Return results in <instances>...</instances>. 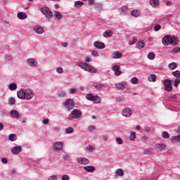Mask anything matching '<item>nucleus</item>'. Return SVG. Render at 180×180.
<instances>
[{"instance_id": "f257e3e1", "label": "nucleus", "mask_w": 180, "mask_h": 180, "mask_svg": "<svg viewBox=\"0 0 180 180\" xmlns=\"http://www.w3.org/2000/svg\"><path fill=\"white\" fill-rule=\"evenodd\" d=\"M17 96L19 99H26L30 101L34 96V92L30 89H21L17 91Z\"/></svg>"}, {"instance_id": "f03ea898", "label": "nucleus", "mask_w": 180, "mask_h": 180, "mask_svg": "<svg viewBox=\"0 0 180 180\" xmlns=\"http://www.w3.org/2000/svg\"><path fill=\"white\" fill-rule=\"evenodd\" d=\"M162 41L164 46H169V44H171L172 46H176V44L179 43V41L178 40V37H171V35L165 36L162 38Z\"/></svg>"}, {"instance_id": "7ed1b4c3", "label": "nucleus", "mask_w": 180, "mask_h": 180, "mask_svg": "<svg viewBox=\"0 0 180 180\" xmlns=\"http://www.w3.org/2000/svg\"><path fill=\"white\" fill-rule=\"evenodd\" d=\"M77 65L84 71H86L87 72H90V74H98V70L95 68L92 65H89L86 63H79Z\"/></svg>"}, {"instance_id": "20e7f679", "label": "nucleus", "mask_w": 180, "mask_h": 180, "mask_svg": "<svg viewBox=\"0 0 180 180\" xmlns=\"http://www.w3.org/2000/svg\"><path fill=\"white\" fill-rule=\"evenodd\" d=\"M63 105L68 110H72V109L75 107V102L73 99L68 98L63 103Z\"/></svg>"}, {"instance_id": "39448f33", "label": "nucleus", "mask_w": 180, "mask_h": 180, "mask_svg": "<svg viewBox=\"0 0 180 180\" xmlns=\"http://www.w3.org/2000/svg\"><path fill=\"white\" fill-rule=\"evenodd\" d=\"M41 12L48 19H51L53 18V13L49 7H42L41 8Z\"/></svg>"}, {"instance_id": "423d86ee", "label": "nucleus", "mask_w": 180, "mask_h": 180, "mask_svg": "<svg viewBox=\"0 0 180 180\" xmlns=\"http://www.w3.org/2000/svg\"><path fill=\"white\" fill-rule=\"evenodd\" d=\"M64 144L63 142H55L52 145V148L54 151H61L63 150Z\"/></svg>"}, {"instance_id": "0eeeda50", "label": "nucleus", "mask_w": 180, "mask_h": 180, "mask_svg": "<svg viewBox=\"0 0 180 180\" xmlns=\"http://www.w3.org/2000/svg\"><path fill=\"white\" fill-rule=\"evenodd\" d=\"M165 89L167 92H171L172 91V83H171V80L165 79L164 82Z\"/></svg>"}, {"instance_id": "6e6552de", "label": "nucleus", "mask_w": 180, "mask_h": 180, "mask_svg": "<svg viewBox=\"0 0 180 180\" xmlns=\"http://www.w3.org/2000/svg\"><path fill=\"white\" fill-rule=\"evenodd\" d=\"M122 115L124 116V117H130V116L133 115V110L129 108H124Z\"/></svg>"}, {"instance_id": "1a4fd4ad", "label": "nucleus", "mask_w": 180, "mask_h": 180, "mask_svg": "<svg viewBox=\"0 0 180 180\" xmlns=\"http://www.w3.org/2000/svg\"><path fill=\"white\" fill-rule=\"evenodd\" d=\"M71 115L73 116L74 119H79L82 116V112L78 109H75L71 112Z\"/></svg>"}, {"instance_id": "9d476101", "label": "nucleus", "mask_w": 180, "mask_h": 180, "mask_svg": "<svg viewBox=\"0 0 180 180\" xmlns=\"http://www.w3.org/2000/svg\"><path fill=\"white\" fill-rule=\"evenodd\" d=\"M112 70L114 71L115 75L116 77H119L120 75H122V71H120V66L117 65H115L112 67Z\"/></svg>"}, {"instance_id": "9b49d317", "label": "nucleus", "mask_w": 180, "mask_h": 180, "mask_svg": "<svg viewBox=\"0 0 180 180\" xmlns=\"http://www.w3.org/2000/svg\"><path fill=\"white\" fill-rule=\"evenodd\" d=\"M126 86H127V83L124 82L115 84V88L119 91L124 89Z\"/></svg>"}, {"instance_id": "f8f14e48", "label": "nucleus", "mask_w": 180, "mask_h": 180, "mask_svg": "<svg viewBox=\"0 0 180 180\" xmlns=\"http://www.w3.org/2000/svg\"><path fill=\"white\" fill-rule=\"evenodd\" d=\"M11 153L14 155L19 154V153H22V146H14L11 148Z\"/></svg>"}, {"instance_id": "ddd939ff", "label": "nucleus", "mask_w": 180, "mask_h": 180, "mask_svg": "<svg viewBox=\"0 0 180 180\" xmlns=\"http://www.w3.org/2000/svg\"><path fill=\"white\" fill-rule=\"evenodd\" d=\"M26 62L30 67H36L37 65V61L34 58H29Z\"/></svg>"}, {"instance_id": "4468645a", "label": "nucleus", "mask_w": 180, "mask_h": 180, "mask_svg": "<svg viewBox=\"0 0 180 180\" xmlns=\"http://www.w3.org/2000/svg\"><path fill=\"white\" fill-rule=\"evenodd\" d=\"M77 161L79 164H82L83 165H88L89 164V160L85 158H78Z\"/></svg>"}, {"instance_id": "2eb2a0df", "label": "nucleus", "mask_w": 180, "mask_h": 180, "mask_svg": "<svg viewBox=\"0 0 180 180\" xmlns=\"http://www.w3.org/2000/svg\"><path fill=\"white\" fill-rule=\"evenodd\" d=\"M10 116H11V117H13L14 119H19L20 114L16 110H11L10 111Z\"/></svg>"}, {"instance_id": "dca6fc26", "label": "nucleus", "mask_w": 180, "mask_h": 180, "mask_svg": "<svg viewBox=\"0 0 180 180\" xmlns=\"http://www.w3.org/2000/svg\"><path fill=\"white\" fill-rule=\"evenodd\" d=\"M167 146L164 143H156L155 145V148H156L157 151H164L165 150Z\"/></svg>"}, {"instance_id": "f3484780", "label": "nucleus", "mask_w": 180, "mask_h": 180, "mask_svg": "<svg viewBox=\"0 0 180 180\" xmlns=\"http://www.w3.org/2000/svg\"><path fill=\"white\" fill-rule=\"evenodd\" d=\"M94 47H96V49H98V50H103V49H105V47L103 42H98V41H95L94 43Z\"/></svg>"}, {"instance_id": "a211bd4d", "label": "nucleus", "mask_w": 180, "mask_h": 180, "mask_svg": "<svg viewBox=\"0 0 180 180\" xmlns=\"http://www.w3.org/2000/svg\"><path fill=\"white\" fill-rule=\"evenodd\" d=\"M111 57L112 58H114V59L122 58V57H123V54L119 52V51H116L112 53Z\"/></svg>"}, {"instance_id": "6ab92c4d", "label": "nucleus", "mask_w": 180, "mask_h": 180, "mask_svg": "<svg viewBox=\"0 0 180 180\" xmlns=\"http://www.w3.org/2000/svg\"><path fill=\"white\" fill-rule=\"evenodd\" d=\"M53 18L55 20H61V19H63V15L59 11H55L53 12Z\"/></svg>"}, {"instance_id": "aec40b11", "label": "nucleus", "mask_w": 180, "mask_h": 180, "mask_svg": "<svg viewBox=\"0 0 180 180\" xmlns=\"http://www.w3.org/2000/svg\"><path fill=\"white\" fill-rule=\"evenodd\" d=\"M34 30L38 34H42V33L44 32V30L43 29V27H41L39 25L34 26Z\"/></svg>"}, {"instance_id": "412c9836", "label": "nucleus", "mask_w": 180, "mask_h": 180, "mask_svg": "<svg viewBox=\"0 0 180 180\" xmlns=\"http://www.w3.org/2000/svg\"><path fill=\"white\" fill-rule=\"evenodd\" d=\"M103 37L109 38L113 36V32L112 30H107L103 34Z\"/></svg>"}, {"instance_id": "4be33fe9", "label": "nucleus", "mask_w": 180, "mask_h": 180, "mask_svg": "<svg viewBox=\"0 0 180 180\" xmlns=\"http://www.w3.org/2000/svg\"><path fill=\"white\" fill-rule=\"evenodd\" d=\"M17 16H18V19L23 20V19H26L27 18V14H26L25 13H23V12H20L18 13Z\"/></svg>"}, {"instance_id": "5701e85b", "label": "nucleus", "mask_w": 180, "mask_h": 180, "mask_svg": "<svg viewBox=\"0 0 180 180\" xmlns=\"http://www.w3.org/2000/svg\"><path fill=\"white\" fill-rule=\"evenodd\" d=\"M94 9H96L98 12L103 11V5L102 4H97L94 6Z\"/></svg>"}, {"instance_id": "b1692460", "label": "nucleus", "mask_w": 180, "mask_h": 180, "mask_svg": "<svg viewBox=\"0 0 180 180\" xmlns=\"http://www.w3.org/2000/svg\"><path fill=\"white\" fill-rule=\"evenodd\" d=\"M84 169H85L87 172H94L95 167L94 166H85L84 167Z\"/></svg>"}, {"instance_id": "393cba45", "label": "nucleus", "mask_w": 180, "mask_h": 180, "mask_svg": "<svg viewBox=\"0 0 180 180\" xmlns=\"http://www.w3.org/2000/svg\"><path fill=\"white\" fill-rule=\"evenodd\" d=\"M172 143H180V135H177L171 138Z\"/></svg>"}, {"instance_id": "a878e982", "label": "nucleus", "mask_w": 180, "mask_h": 180, "mask_svg": "<svg viewBox=\"0 0 180 180\" xmlns=\"http://www.w3.org/2000/svg\"><path fill=\"white\" fill-rule=\"evenodd\" d=\"M145 43L143 41H139L136 43V49H139V50H141V49H144Z\"/></svg>"}, {"instance_id": "bb28decb", "label": "nucleus", "mask_w": 180, "mask_h": 180, "mask_svg": "<svg viewBox=\"0 0 180 180\" xmlns=\"http://www.w3.org/2000/svg\"><path fill=\"white\" fill-rule=\"evenodd\" d=\"M150 5L153 7L158 6L160 5V0H150Z\"/></svg>"}, {"instance_id": "cd10ccee", "label": "nucleus", "mask_w": 180, "mask_h": 180, "mask_svg": "<svg viewBox=\"0 0 180 180\" xmlns=\"http://www.w3.org/2000/svg\"><path fill=\"white\" fill-rule=\"evenodd\" d=\"M93 86H94L96 89H102V88H103V84L96 82L93 84Z\"/></svg>"}, {"instance_id": "c85d7f7f", "label": "nucleus", "mask_w": 180, "mask_h": 180, "mask_svg": "<svg viewBox=\"0 0 180 180\" xmlns=\"http://www.w3.org/2000/svg\"><path fill=\"white\" fill-rule=\"evenodd\" d=\"M141 15L140 11L139 10H133L131 11V15L134 16V18H139Z\"/></svg>"}, {"instance_id": "c756f323", "label": "nucleus", "mask_w": 180, "mask_h": 180, "mask_svg": "<svg viewBox=\"0 0 180 180\" xmlns=\"http://www.w3.org/2000/svg\"><path fill=\"white\" fill-rule=\"evenodd\" d=\"M16 88H18V85L15 83H11L8 86V89H10V91H16Z\"/></svg>"}, {"instance_id": "7c9ffc66", "label": "nucleus", "mask_w": 180, "mask_h": 180, "mask_svg": "<svg viewBox=\"0 0 180 180\" xmlns=\"http://www.w3.org/2000/svg\"><path fill=\"white\" fill-rule=\"evenodd\" d=\"M121 11H122V13H123L124 15H127V13H129V7L126 6H123L121 8Z\"/></svg>"}, {"instance_id": "2f4dec72", "label": "nucleus", "mask_w": 180, "mask_h": 180, "mask_svg": "<svg viewBox=\"0 0 180 180\" xmlns=\"http://www.w3.org/2000/svg\"><path fill=\"white\" fill-rule=\"evenodd\" d=\"M17 139L18 136L15 134H11L8 136V140H10V141H16Z\"/></svg>"}, {"instance_id": "473e14b6", "label": "nucleus", "mask_w": 180, "mask_h": 180, "mask_svg": "<svg viewBox=\"0 0 180 180\" xmlns=\"http://www.w3.org/2000/svg\"><path fill=\"white\" fill-rule=\"evenodd\" d=\"M94 103H101V97L98 96H94L93 101Z\"/></svg>"}, {"instance_id": "72a5a7b5", "label": "nucleus", "mask_w": 180, "mask_h": 180, "mask_svg": "<svg viewBox=\"0 0 180 180\" xmlns=\"http://www.w3.org/2000/svg\"><path fill=\"white\" fill-rule=\"evenodd\" d=\"M115 174L117 175H119V176H123L124 175V172H123V169H118L115 171Z\"/></svg>"}, {"instance_id": "f704fd0d", "label": "nucleus", "mask_w": 180, "mask_h": 180, "mask_svg": "<svg viewBox=\"0 0 180 180\" xmlns=\"http://www.w3.org/2000/svg\"><path fill=\"white\" fill-rule=\"evenodd\" d=\"M157 79V77H155V75H151L148 77V80L150 82H155V80Z\"/></svg>"}, {"instance_id": "c9c22d12", "label": "nucleus", "mask_w": 180, "mask_h": 180, "mask_svg": "<svg viewBox=\"0 0 180 180\" xmlns=\"http://www.w3.org/2000/svg\"><path fill=\"white\" fill-rule=\"evenodd\" d=\"M16 103V100L13 97H11L8 98V105H15Z\"/></svg>"}, {"instance_id": "e433bc0d", "label": "nucleus", "mask_w": 180, "mask_h": 180, "mask_svg": "<svg viewBox=\"0 0 180 180\" xmlns=\"http://www.w3.org/2000/svg\"><path fill=\"white\" fill-rule=\"evenodd\" d=\"M82 5H84V2H82L79 1L75 2V8H81L82 6Z\"/></svg>"}, {"instance_id": "4c0bfd02", "label": "nucleus", "mask_w": 180, "mask_h": 180, "mask_svg": "<svg viewBox=\"0 0 180 180\" xmlns=\"http://www.w3.org/2000/svg\"><path fill=\"white\" fill-rule=\"evenodd\" d=\"M129 139L131 140V141H134V140H136V132L134 131L131 132V134L129 136Z\"/></svg>"}, {"instance_id": "58836bf2", "label": "nucleus", "mask_w": 180, "mask_h": 180, "mask_svg": "<svg viewBox=\"0 0 180 180\" xmlns=\"http://www.w3.org/2000/svg\"><path fill=\"white\" fill-rule=\"evenodd\" d=\"M162 137L163 139H169V134H168V132L164 131L162 132Z\"/></svg>"}, {"instance_id": "ea45409f", "label": "nucleus", "mask_w": 180, "mask_h": 180, "mask_svg": "<svg viewBox=\"0 0 180 180\" xmlns=\"http://www.w3.org/2000/svg\"><path fill=\"white\" fill-rule=\"evenodd\" d=\"M131 82L134 85H136V84H139V79L137 77H132L131 79Z\"/></svg>"}, {"instance_id": "a19ab883", "label": "nucleus", "mask_w": 180, "mask_h": 180, "mask_svg": "<svg viewBox=\"0 0 180 180\" xmlns=\"http://www.w3.org/2000/svg\"><path fill=\"white\" fill-rule=\"evenodd\" d=\"M148 58L149 60H154V58H155V54H154V53L150 52L148 54Z\"/></svg>"}, {"instance_id": "79ce46f5", "label": "nucleus", "mask_w": 180, "mask_h": 180, "mask_svg": "<svg viewBox=\"0 0 180 180\" xmlns=\"http://www.w3.org/2000/svg\"><path fill=\"white\" fill-rule=\"evenodd\" d=\"M169 68L170 70H175V68H176V63L173 62V63L169 64Z\"/></svg>"}, {"instance_id": "37998d69", "label": "nucleus", "mask_w": 180, "mask_h": 180, "mask_svg": "<svg viewBox=\"0 0 180 180\" xmlns=\"http://www.w3.org/2000/svg\"><path fill=\"white\" fill-rule=\"evenodd\" d=\"M94 94H87L86 95V98L88 101H94Z\"/></svg>"}, {"instance_id": "c03bdc74", "label": "nucleus", "mask_w": 180, "mask_h": 180, "mask_svg": "<svg viewBox=\"0 0 180 180\" xmlns=\"http://www.w3.org/2000/svg\"><path fill=\"white\" fill-rule=\"evenodd\" d=\"M65 131L67 134H70V133H74V129L72 127L66 128Z\"/></svg>"}, {"instance_id": "a18cd8bd", "label": "nucleus", "mask_w": 180, "mask_h": 180, "mask_svg": "<svg viewBox=\"0 0 180 180\" xmlns=\"http://www.w3.org/2000/svg\"><path fill=\"white\" fill-rule=\"evenodd\" d=\"M172 75L174 77H176V78H180V71L179 70H176V71L173 72Z\"/></svg>"}, {"instance_id": "49530a36", "label": "nucleus", "mask_w": 180, "mask_h": 180, "mask_svg": "<svg viewBox=\"0 0 180 180\" xmlns=\"http://www.w3.org/2000/svg\"><path fill=\"white\" fill-rule=\"evenodd\" d=\"M91 56H93V57H99V53H98V51L93 50L91 51Z\"/></svg>"}, {"instance_id": "de8ad7c7", "label": "nucleus", "mask_w": 180, "mask_h": 180, "mask_svg": "<svg viewBox=\"0 0 180 180\" xmlns=\"http://www.w3.org/2000/svg\"><path fill=\"white\" fill-rule=\"evenodd\" d=\"M56 72L58 74H63V72H64V69H63L61 67H58L56 68Z\"/></svg>"}, {"instance_id": "09e8293b", "label": "nucleus", "mask_w": 180, "mask_h": 180, "mask_svg": "<svg viewBox=\"0 0 180 180\" xmlns=\"http://www.w3.org/2000/svg\"><path fill=\"white\" fill-rule=\"evenodd\" d=\"M58 96L59 98H65V96H67V94H65V91H62L58 94Z\"/></svg>"}, {"instance_id": "8fccbe9b", "label": "nucleus", "mask_w": 180, "mask_h": 180, "mask_svg": "<svg viewBox=\"0 0 180 180\" xmlns=\"http://www.w3.org/2000/svg\"><path fill=\"white\" fill-rule=\"evenodd\" d=\"M136 41H137V38L134 37L131 41H129V46H131V45L134 44V43H136Z\"/></svg>"}, {"instance_id": "3c124183", "label": "nucleus", "mask_w": 180, "mask_h": 180, "mask_svg": "<svg viewBox=\"0 0 180 180\" xmlns=\"http://www.w3.org/2000/svg\"><path fill=\"white\" fill-rule=\"evenodd\" d=\"M160 29H161V25H156L154 27L155 32H158V30H160Z\"/></svg>"}, {"instance_id": "603ef678", "label": "nucleus", "mask_w": 180, "mask_h": 180, "mask_svg": "<svg viewBox=\"0 0 180 180\" xmlns=\"http://www.w3.org/2000/svg\"><path fill=\"white\" fill-rule=\"evenodd\" d=\"M116 143L117 144H123V140L118 137L116 139Z\"/></svg>"}, {"instance_id": "864d4df0", "label": "nucleus", "mask_w": 180, "mask_h": 180, "mask_svg": "<svg viewBox=\"0 0 180 180\" xmlns=\"http://www.w3.org/2000/svg\"><path fill=\"white\" fill-rule=\"evenodd\" d=\"M48 180H57V176L56 175L50 176Z\"/></svg>"}, {"instance_id": "5fc2aeb1", "label": "nucleus", "mask_w": 180, "mask_h": 180, "mask_svg": "<svg viewBox=\"0 0 180 180\" xmlns=\"http://www.w3.org/2000/svg\"><path fill=\"white\" fill-rule=\"evenodd\" d=\"M62 180H70V176L65 174L62 176Z\"/></svg>"}, {"instance_id": "6e6d98bb", "label": "nucleus", "mask_w": 180, "mask_h": 180, "mask_svg": "<svg viewBox=\"0 0 180 180\" xmlns=\"http://www.w3.org/2000/svg\"><path fill=\"white\" fill-rule=\"evenodd\" d=\"M77 92V89H74V88H71L69 90V93L70 94H75Z\"/></svg>"}, {"instance_id": "4d7b16f0", "label": "nucleus", "mask_w": 180, "mask_h": 180, "mask_svg": "<svg viewBox=\"0 0 180 180\" xmlns=\"http://www.w3.org/2000/svg\"><path fill=\"white\" fill-rule=\"evenodd\" d=\"M5 60H6V61H11V60H12V56H6L5 57Z\"/></svg>"}, {"instance_id": "13d9d810", "label": "nucleus", "mask_w": 180, "mask_h": 180, "mask_svg": "<svg viewBox=\"0 0 180 180\" xmlns=\"http://www.w3.org/2000/svg\"><path fill=\"white\" fill-rule=\"evenodd\" d=\"M1 162H3V164H8V159L5 158H1Z\"/></svg>"}, {"instance_id": "bf43d9fd", "label": "nucleus", "mask_w": 180, "mask_h": 180, "mask_svg": "<svg viewBox=\"0 0 180 180\" xmlns=\"http://www.w3.org/2000/svg\"><path fill=\"white\" fill-rule=\"evenodd\" d=\"M63 160H70V155H67V154H65L63 155Z\"/></svg>"}, {"instance_id": "052dcab7", "label": "nucleus", "mask_w": 180, "mask_h": 180, "mask_svg": "<svg viewBox=\"0 0 180 180\" xmlns=\"http://www.w3.org/2000/svg\"><path fill=\"white\" fill-rule=\"evenodd\" d=\"M88 129L89 130V131H92V130H95V127L90 125L89 126Z\"/></svg>"}, {"instance_id": "680f3d73", "label": "nucleus", "mask_w": 180, "mask_h": 180, "mask_svg": "<svg viewBox=\"0 0 180 180\" xmlns=\"http://www.w3.org/2000/svg\"><path fill=\"white\" fill-rule=\"evenodd\" d=\"M148 137H147V136H143L142 137H141V140H142V141H143L144 143H145V141H146V140H148Z\"/></svg>"}, {"instance_id": "e2e57ef3", "label": "nucleus", "mask_w": 180, "mask_h": 180, "mask_svg": "<svg viewBox=\"0 0 180 180\" xmlns=\"http://www.w3.org/2000/svg\"><path fill=\"white\" fill-rule=\"evenodd\" d=\"M86 148H87L88 151H90V152L94 151V147H92V146H87Z\"/></svg>"}, {"instance_id": "0e129e2a", "label": "nucleus", "mask_w": 180, "mask_h": 180, "mask_svg": "<svg viewBox=\"0 0 180 180\" xmlns=\"http://www.w3.org/2000/svg\"><path fill=\"white\" fill-rule=\"evenodd\" d=\"M145 131H146L147 133L151 131V128L148 127H145Z\"/></svg>"}, {"instance_id": "69168bd1", "label": "nucleus", "mask_w": 180, "mask_h": 180, "mask_svg": "<svg viewBox=\"0 0 180 180\" xmlns=\"http://www.w3.org/2000/svg\"><path fill=\"white\" fill-rule=\"evenodd\" d=\"M42 123L44 124H49V119H44L43 121H42Z\"/></svg>"}, {"instance_id": "338daca9", "label": "nucleus", "mask_w": 180, "mask_h": 180, "mask_svg": "<svg viewBox=\"0 0 180 180\" xmlns=\"http://www.w3.org/2000/svg\"><path fill=\"white\" fill-rule=\"evenodd\" d=\"M88 4H89V5H93L94 4H95V1L94 0H88Z\"/></svg>"}, {"instance_id": "774afa93", "label": "nucleus", "mask_w": 180, "mask_h": 180, "mask_svg": "<svg viewBox=\"0 0 180 180\" xmlns=\"http://www.w3.org/2000/svg\"><path fill=\"white\" fill-rule=\"evenodd\" d=\"M180 49L179 48H175L173 49V53H178Z\"/></svg>"}]
</instances>
